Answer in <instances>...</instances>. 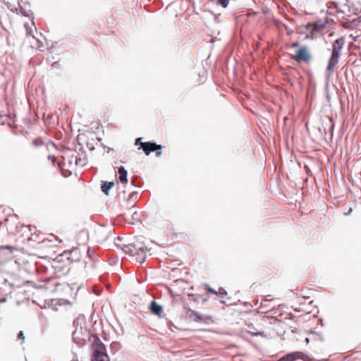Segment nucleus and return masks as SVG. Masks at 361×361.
<instances>
[{
  "mask_svg": "<svg viewBox=\"0 0 361 361\" xmlns=\"http://www.w3.org/2000/svg\"><path fill=\"white\" fill-rule=\"evenodd\" d=\"M327 14L334 16L345 28L350 27L352 22L347 20L353 16L348 0H334L327 3Z\"/></svg>",
  "mask_w": 361,
  "mask_h": 361,
  "instance_id": "f257e3e1",
  "label": "nucleus"
},
{
  "mask_svg": "<svg viewBox=\"0 0 361 361\" xmlns=\"http://www.w3.org/2000/svg\"><path fill=\"white\" fill-rule=\"evenodd\" d=\"M29 18L30 23L24 22V28L26 30V35L24 37V44H27V47L31 49H39L44 51V43L42 41V34L38 33L37 27L33 22L32 18L27 16Z\"/></svg>",
  "mask_w": 361,
  "mask_h": 361,
  "instance_id": "f03ea898",
  "label": "nucleus"
},
{
  "mask_svg": "<svg viewBox=\"0 0 361 361\" xmlns=\"http://www.w3.org/2000/svg\"><path fill=\"white\" fill-rule=\"evenodd\" d=\"M343 45L344 40L343 38L336 39L333 44L331 55L328 61V65L326 67V71L329 75H331L335 71L336 66L338 63Z\"/></svg>",
  "mask_w": 361,
  "mask_h": 361,
  "instance_id": "7ed1b4c3",
  "label": "nucleus"
},
{
  "mask_svg": "<svg viewBox=\"0 0 361 361\" xmlns=\"http://www.w3.org/2000/svg\"><path fill=\"white\" fill-rule=\"evenodd\" d=\"M70 262L66 258V255H61L54 259L51 266L56 274L63 276L68 273L71 269Z\"/></svg>",
  "mask_w": 361,
  "mask_h": 361,
  "instance_id": "20e7f679",
  "label": "nucleus"
},
{
  "mask_svg": "<svg viewBox=\"0 0 361 361\" xmlns=\"http://www.w3.org/2000/svg\"><path fill=\"white\" fill-rule=\"evenodd\" d=\"M42 240L39 235L32 234L27 238V253L30 255L39 256V250L42 248Z\"/></svg>",
  "mask_w": 361,
  "mask_h": 361,
  "instance_id": "39448f33",
  "label": "nucleus"
},
{
  "mask_svg": "<svg viewBox=\"0 0 361 361\" xmlns=\"http://www.w3.org/2000/svg\"><path fill=\"white\" fill-rule=\"evenodd\" d=\"M187 314L190 319L196 322L210 324H214L216 321V318L214 315L200 313L190 308H188Z\"/></svg>",
  "mask_w": 361,
  "mask_h": 361,
  "instance_id": "423d86ee",
  "label": "nucleus"
},
{
  "mask_svg": "<svg viewBox=\"0 0 361 361\" xmlns=\"http://www.w3.org/2000/svg\"><path fill=\"white\" fill-rule=\"evenodd\" d=\"M142 138L138 137L135 140V145H140L139 149L142 148L146 155H149L151 152H156V155L159 157L161 154V149L162 146L161 145H157L156 143L151 142H142Z\"/></svg>",
  "mask_w": 361,
  "mask_h": 361,
  "instance_id": "0eeeda50",
  "label": "nucleus"
},
{
  "mask_svg": "<svg viewBox=\"0 0 361 361\" xmlns=\"http://www.w3.org/2000/svg\"><path fill=\"white\" fill-rule=\"evenodd\" d=\"M94 357L92 361H109L108 355L106 353L105 345L101 342L98 337L96 338L94 343Z\"/></svg>",
  "mask_w": 361,
  "mask_h": 361,
  "instance_id": "6e6552de",
  "label": "nucleus"
},
{
  "mask_svg": "<svg viewBox=\"0 0 361 361\" xmlns=\"http://www.w3.org/2000/svg\"><path fill=\"white\" fill-rule=\"evenodd\" d=\"M291 59L298 63L305 62L308 63L312 60V56L308 48L302 46L298 49L295 54L291 56Z\"/></svg>",
  "mask_w": 361,
  "mask_h": 361,
  "instance_id": "1a4fd4ad",
  "label": "nucleus"
},
{
  "mask_svg": "<svg viewBox=\"0 0 361 361\" xmlns=\"http://www.w3.org/2000/svg\"><path fill=\"white\" fill-rule=\"evenodd\" d=\"M325 27V24L319 22L315 23H308L305 26V28L307 33L306 34V39H313L314 38V34L317 32H322Z\"/></svg>",
  "mask_w": 361,
  "mask_h": 361,
  "instance_id": "9d476101",
  "label": "nucleus"
},
{
  "mask_svg": "<svg viewBox=\"0 0 361 361\" xmlns=\"http://www.w3.org/2000/svg\"><path fill=\"white\" fill-rule=\"evenodd\" d=\"M296 360L308 361L310 360V357L308 355L304 354L302 352H293L283 356L277 361H295Z\"/></svg>",
  "mask_w": 361,
  "mask_h": 361,
  "instance_id": "9b49d317",
  "label": "nucleus"
},
{
  "mask_svg": "<svg viewBox=\"0 0 361 361\" xmlns=\"http://www.w3.org/2000/svg\"><path fill=\"white\" fill-rule=\"evenodd\" d=\"M66 255V258L68 259L70 262V264L73 262H80L81 261H83L82 259L85 257V256L82 255L81 253V251L78 248H75L72 250L69 254L68 256Z\"/></svg>",
  "mask_w": 361,
  "mask_h": 361,
  "instance_id": "f8f14e48",
  "label": "nucleus"
},
{
  "mask_svg": "<svg viewBox=\"0 0 361 361\" xmlns=\"http://www.w3.org/2000/svg\"><path fill=\"white\" fill-rule=\"evenodd\" d=\"M143 249V246L140 245V243L135 244H130L128 245H126L123 248V251L128 254L131 257L135 256V253L140 250Z\"/></svg>",
  "mask_w": 361,
  "mask_h": 361,
  "instance_id": "ddd939ff",
  "label": "nucleus"
},
{
  "mask_svg": "<svg viewBox=\"0 0 361 361\" xmlns=\"http://www.w3.org/2000/svg\"><path fill=\"white\" fill-rule=\"evenodd\" d=\"M353 16L361 13V0H348Z\"/></svg>",
  "mask_w": 361,
  "mask_h": 361,
  "instance_id": "4468645a",
  "label": "nucleus"
},
{
  "mask_svg": "<svg viewBox=\"0 0 361 361\" xmlns=\"http://www.w3.org/2000/svg\"><path fill=\"white\" fill-rule=\"evenodd\" d=\"M149 250L143 246V249L140 250L135 253L134 256L135 261L140 264L143 263L146 259V253Z\"/></svg>",
  "mask_w": 361,
  "mask_h": 361,
  "instance_id": "2eb2a0df",
  "label": "nucleus"
},
{
  "mask_svg": "<svg viewBox=\"0 0 361 361\" xmlns=\"http://www.w3.org/2000/svg\"><path fill=\"white\" fill-rule=\"evenodd\" d=\"M200 300L204 301V299L201 295L197 294H188L185 298V301L190 303H198Z\"/></svg>",
  "mask_w": 361,
  "mask_h": 361,
  "instance_id": "dca6fc26",
  "label": "nucleus"
},
{
  "mask_svg": "<svg viewBox=\"0 0 361 361\" xmlns=\"http://www.w3.org/2000/svg\"><path fill=\"white\" fill-rule=\"evenodd\" d=\"M150 310L154 314L161 316L162 312V307L155 301H152L150 305Z\"/></svg>",
  "mask_w": 361,
  "mask_h": 361,
  "instance_id": "f3484780",
  "label": "nucleus"
},
{
  "mask_svg": "<svg viewBox=\"0 0 361 361\" xmlns=\"http://www.w3.org/2000/svg\"><path fill=\"white\" fill-rule=\"evenodd\" d=\"M118 172L119 174V177H118L119 180L123 183H126L128 181L127 171L125 169V168L123 166H121L118 168Z\"/></svg>",
  "mask_w": 361,
  "mask_h": 361,
  "instance_id": "a211bd4d",
  "label": "nucleus"
},
{
  "mask_svg": "<svg viewBox=\"0 0 361 361\" xmlns=\"http://www.w3.org/2000/svg\"><path fill=\"white\" fill-rule=\"evenodd\" d=\"M42 292L37 290L34 293L35 298L32 300L33 302L37 303L40 307H45V300L42 301L41 298Z\"/></svg>",
  "mask_w": 361,
  "mask_h": 361,
  "instance_id": "6ab92c4d",
  "label": "nucleus"
},
{
  "mask_svg": "<svg viewBox=\"0 0 361 361\" xmlns=\"http://www.w3.org/2000/svg\"><path fill=\"white\" fill-rule=\"evenodd\" d=\"M44 145V142L42 139L40 137L35 138L32 140V142L30 144L29 147L31 149L37 148L40 147H43Z\"/></svg>",
  "mask_w": 361,
  "mask_h": 361,
  "instance_id": "aec40b11",
  "label": "nucleus"
},
{
  "mask_svg": "<svg viewBox=\"0 0 361 361\" xmlns=\"http://www.w3.org/2000/svg\"><path fill=\"white\" fill-rule=\"evenodd\" d=\"M114 182H103L102 184V190L106 195L109 194V190L114 186Z\"/></svg>",
  "mask_w": 361,
  "mask_h": 361,
  "instance_id": "412c9836",
  "label": "nucleus"
},
{
  "mask_svg": "<svg viewBox=\"0 0 361 361\" xmlns=\"http://www.w3.org/2000/svg\"><path fill=\"white\" fill-rule=\"evenodd\" d=\"M211 1L217 5L220 6L223 8H226L229 4V0H211Z\"/></svg>",
  "mask_w": 361,
  "mask_h": 361,
  "instance_id": "4be33fe9",
  "label": "nucleus"
},
{
  "mask_svg": "<svg viewBox=\"0 0 361 361\" xmlns=\"http://www.w3.org/2000/svg\"><path fill=\"white\" fill-rule=\"evenodd\" d=\"M140 221V218L137 212L136 211L133 212L132 214V221L131 224H135V223Z\"/></svg>",
  "mask_w": 361,
  "mask_h": 361,
  "instance_id": "5701e85b",
  "label": "nucleus"
},
{
  "mask_svg": "<svg viewBox=\"0 0 361 361\" xmlns=\"http://www.w3.org/2000/svg\"><path fill=\"white\" fill-rule=\"evenodd\" d=\"M80 332L78 331V330L76 329L75 330V331L73 332V339L75 340L77 338H78V335H79Z\"/></svg>",
  "mask_w": 361,
  "mask_h": 361,
  "instance_id": "b1692460",
  "label": "nucleus"
},
{
  "mask_svg": "<svg viewBox=\"0 0 361 361\" xmlns=\"http://www.w3.org/2000/svg\"><path fill=\"white\" fill-rule=\"evenodd\" d=\"M4 249L8 250L10 251V252H12V247H10V246H5V247H4V246H1V247H0V251H1V250H4Z\"/></svg>",
  "mask_w": 361,
  "mask_h": 361,
  "instance_id": "393cba45",
  "label": "nucleus"
},
{
  "mask_svg": "<svg viewBox=\"0 0 361 361\" xmlns=\"http://www.w3.org/2000/svg\"><path fill=\"white\" fill-rule=\"evenodd\" d=\"M207 290H208L209 292H210V293H212L216 294V292L213 288H212L208 287V288H207Z\"/></svg>",
  "mask_w": 361,
  "mask_h": 361,
  "instance_id": "a878e982",
  "label": "nucleus"
},
{
  "mask_svg": "<svg viewBox=\"0 0 361 361\" xmlns=\"http://www.w3.org/2000/svg\"><path fill=\"white\" fill-rule=\"evenodd\" d=\"M18 339H23V331H20L18 334Z\"/></svg>",
  "mask_w": 361,
  "mask_h": 361,
  "instance_id": "bb28decb",
  "label": "nucleus"
},
{
  "mask_svg": "<svg viewBox=\"0 0 361 361\" xmlns=\"http://www.w3.org/2000/svg\"><path fill=\"white\" fill-rule=\"evenodd\" d=\"M298 46V42H294L291 44V47H296Z\"/></svg>",
  "mask_w": 361,
  "mask_h": 361,
  "instance_id": "cd10ccee",
  "label": "nucleus"
},
{
  "mask_svg": "<svg viewBox=\"0 0 361 361\" xmlns=\"http://www.w3.org/2000/svg\"><path fill=\"white\" fill-rule=\"evenodd\" d=\"M49 281H53L54 282V285L56 286L58 283H56V281H55V280H51L50 279H48Z\"/></svg>",
  "mask_w": 361,
  "mask_h": 361,
  "instance_id": "c85d7f7f",
  "label": "nucleus"
},
{
  "mask_svg": "<svg viewBox=\"0 0 361 361\" xmlns=\"http://www.w3.org/2000/svg\"><path fill=\"white\" fill-rule=\"evenodd\" d=\"M27 229L29 230V232H30V231H31V228H30V226H27Z\"/></svg>",
  "mask_w": 361,
  "mask_h": 361,
  "instance_id": "c756f323",
  "label": "nucleus"
}]
</instances>
